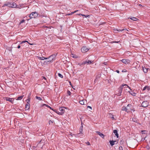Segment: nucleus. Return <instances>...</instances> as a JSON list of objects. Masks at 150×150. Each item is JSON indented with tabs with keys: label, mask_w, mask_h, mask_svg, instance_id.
Segmentation results:
<instances>
[{
	"label": "nucleus",
	"mask_w": 150,
	"mask_h": 150,
	"mask_svg": "<svg viewBox=\"0 0 150 150\" xmlns=\"http://www.w3.org/2000/svg\"><path fill=\"white\" fill-rule=\"evenodd\" d=\"M38 15V13L36 12H32L29 15V17L31 18H34L37 17Z\"/></svg>",
	"instance_id": "obj_1"
},
{
	"label": "nucleus",
	"mask_w": 150,
	"mask_h": 150,
	"mask_svg": "<svg viewBox=\"0 0 150 150\" xmlns=\"http://www.w3.org/2000/svg\"><path fill=\"white\" fill-rule=\"evenodd\" d=\"M93 62V61H91L89 60H87L85 61H83L82 62L81 65H90Z\"/></svg>",
	"instance_id": "obj_2"
},
{
	"label": "nucleus",
	"mask_w": 150,
	"mask_h": 150,
	"mask_svg": "<svg viewBox=\"0 0 150 150\" xmlns=\"http://www.w3.org/2000/svg\"><path fill=\"white\" fill-rule=\"evenodd\" d=\"M89 50V49L87 48L86 47H83L81 49V51L83 53H86Z\"/></svg>",
	"instance_id": "obj_3"
},
{
	"label": "nucleus",
	"mask_w": 150,
	"mask_h": 150,
	"mask_svg": "<svg viewBox=\"0 0 150 150\" xmlns=\"http://www.w3.org/2000/svg\"><path fill=\"white\" fill-rule=\"evenodd\" d=\"M149 105V103L147 101L143 102L141 104V106L144 107H147Z\"/></svg>",
	"instance_id": "obj_4"
},
{
	"label": "nucleus",
	"mask_w": 150,
	"mask_h": 150,
	"mask_svg": "<svg viewBox=\"0 0 150 150\" xmlns=\"http://www.w3.org/2000/svg\"><path fill=\"white\" fill-rule=\"evenodd\" d=\"M66 108L64 107H62L59 108V110L61 111L60 115H62L64 113V109Z\"/></svg>",
	"instance_id": "obj_5"
},
{
	"label": "nucleus",
	"mask_w": 150,
	"mask_h": 150,
	"mask_svg": "<svg viewBox=\"0 0 150 150\" xmlns=\"http://www.w3.org/2000/svg\"><path fill=\"white\" fill-rule=\"evenodd\" d=\"M125 86H126L127 87H129V89H130V87H129L128 86H127V85L125 84H123L122 85V86H121L119 89V91H118L119 93H120V94H121V93L122 92V90L123 89L122 87Z\"/></svg>",
	"instance_id": "obj_6"
},
{
	"label": "nucleus",
	"mask_w": 150,
	"mask_h": 150,
	"mask_svg": "<svg viewBox=\"0 0 150 150\" xmlns=\"http://www.w3.org/2000/svg\"><path fill=\"white\" fill-rule=\"evenodd\" d=\"M57 56V54H54L51 55L49 57V58H50L52 59L53 61L54 60L56 59V57Z\"/></svg>",
	"instance_id": "obj_7"
},
{
	"label": "nucleus",
	"mask_w": 150,
	"mask_h": 150,
	"mask_svg": "<svg viewBox=\"0 0 150 150\" xmlns=\"http://www.w3.org/2000/svg\"><path fill=\"white\" fill-rule=\"evenodd\" d=\"M83 130V126L82 125L81 127L80 128L79 133L77 134H73V135H74L76 137H78L79 136V134H82V131Z\"/></svg>",
	"instance_id": "obj_8"
},
{
	"label": "nucleus",
	"mask_w": 150,
	"mask_h": 150,
	"mask_svg": "<svg viewBox=\"0 0 150 150\" xmlns=\"http://www.w3.org/2000/svg\"><path fill=\"white\" fill-rule=\"evenodd\" d=\"M132 107V106L131 105L128 104L126 107L127 108V112H129L132 110L131 108Z\"/></svg>",
	"instance_id": "obj_9"
},
{
	"label": "nucleus",
	"mask_w": 150,
	"mask_h": 150,
	"mask_svg": "<svg viewBox=\"0 0 150 150\" xmlns=\"http://www.w3.org/2000/svg\"><path fill=\"white\" fill-rule=\"evenodd\" d=\"M122 62L125 64H127L129 63L130 61L128 59H124L122 60Z\"/></svg>",
	"instance_id": "obj_10"
},
{
	"label": "nucleus",
	"mask_w": 150,
	"mask_h": 150,
	"mask_svg": "<svg viewBox=\"0 0 150 150\" xmlns=\"http://www.w3.org/2000/svg\"><path fill=\"white\" fill-rule=\"evenodd\" d=\"M142 69L144 72L145 73H146L148 71L149 69L146 67L145 66H142Z\"/></svg>",
	"instance_id": "obj_11"
},
{
	"label": "nucleus",
	"mask_w": 150,
	"mask_h": 150,
	"mask_svg": "<svg viewBox=\"0 0 150 150\" xmlns=\"http://www.w3.org/2000/svg\"><path fill=\"white\" fill-rule=\"evenodd\" d=\"M47 59L46 63H47V64H48L49 63L52 62L53 61V60L51 59L50 58H49V57L46 58Z\"/></svg>",
	"instance_id": "obj_12"
},
{
	"label": "nucleus",
	"mask_w": 150,
	"mask_h": 150,
	"mask_svg": "<svg viewBox=\"0 0 150 150\" xmlns=\"http://www.w3.org/2000/svg\"><path fill=\"white\" fill-rule=\"evenodd\" d=\"M6 99L7 101H10L12 103H13V98H11L6 97Z\"/></svg>",
	"instance_id": "obj_13"
},
{
	"label": "nucleus",
	"mask_w": 150,
	"mask_h": 150,
	"mask_svg": "<svg viewBox=\"0 0 150 150\" xmlns=\"http://www.w3.org/2000/svg\"><path fill=\"white\" fill-rule=\"evenodd\" d=\"M96 132L99 135H100L101 137L103 138V137L104 136V135L103 134L99 132Z\"/></svg>",
	"instance_id": "obj_14"
},
{
	"label": "nucleus",
	"mask_w": 150,
	"mask_h": 150,
	"mask_svg": "<svg viewBox=\"0 0 150 150\" xmlns=\"http://www.w3.org/2000/svg\"><path fill=\"white\" fill-rule=\"evenodd\" d=\"M71 57L74 58H76L78 57V56L77 55L75 54H71Z\"/></svg>",
	"instance_id": "obj_15"
},
{
	"label": "nucleus",
	"mask_w": 150,
	"mask_h": 150,
	"mask_svg": "<svg viewBox=\"0 0 150 150\" xmlns=\"http://www.w3.org/2000/svg\"><path fill=\"white\" fill-rule=\"evenodd\" d=\"M26 42H27L29 44H30V45H34V44H30V43L29 42H28V41H26V40H25V41H22L21 42V43L20 44H21L22 43H25Z\"/></svg>",
	"instance_id": "obj_16"
},
{
	"label": "nucleus",
	"mask_w": 150,
	"mask_h": 150,
	"mask_svg": "<svg viewBox=\"0 0 150 150\" xmlns=\"http://www.w3.org/2000/svg\"><path fill=\"white\" fill-rule=\"evenodd\" d=\"M113 133L115 135L117 136V137L118 138V134L117 133V131L116 130H114L113 131Z\"/></svg>",
	"instance_id": "obj_17"
},
{
	"label": "nucleus",
	"mask_w": 150,
	"mask_h": 150,
	"mask_svg": "<svg viewBox=\"0 0 150 150\" xmlns=\"http://www.w3.org/2000/svg\"><path fill=\"white\" fill-rule=\"evenodd\" d=\"M5 5L8 7L13 8L12 4L10 3H8L7 4H5Z\"/></svg>",
	"instance_id": "obj_18"
},
{
	"label": "nucleus",
	"mask_w": 150,
	"mask_h": 150,
	"mask_svg": "<svg viewBox=\"0 0 150 150\" xmlns=\"http://www.w3.org/2000/svg\"><path fill=\"white\" fill-rule=\"evenodd\" d=\"M116 141H110V144L112 146L114 144V143L116 142Z\"/></svg>",
	"instance_id": "obj_19"
},
{
	"label": "nucleus",
	"mask_w": 150,
	"mask_h": 150,
	"mask_svg": "<svg viewBox=\"0 0 150 150\" xmlns=\"http://www.w3.org/2000/svg\"><path fill=\"white\" fill-rule=\"evenodd\" d=\"M149 88L148 86H146L144 87L143 89V90H147V91H149Z\"/></svg>",
	"instance_id": "obj_20"
},
{
	"label": "nucleus",
	"mask_w": 150,
	"mask_h": 150,
	"mask_svg": "<svg viewBox=\"0 0 150 150\" xmlns=\"http://www.w3.org/2000/svg\"><path fill=\"white\" fill-rule=\"evenodd\" d=\"M29 108H30V103H27L26 105V106H25V108L27 109H29Z\"/></svg>",
	"instance_id": "obj_21"
},
{
	"label": "nucleus",
	"mask_w": 150,
	"mask_h": 150,
	"mask_svg": "<svg viewBox=\"0 0 150 150\" xmlns=\"http://www.w3.org/2000/svg\"><path fill=\"white\" fill-rule=\"evenodd\" d=\"M130 19L134 21H137L138 20L137 18L134 17H132L131 18H130Z\"/></svg>",
	"instance_id": "obj_22"
},
{
	"label": "nucleus",
	"mask_w": 150,
	"mask_h": 150,
	"mask_svg": "<svg viewBox=\"0 0 150 150\" xmlns=\"http://www.w3.org/2000/svg\"><path fill=\"white\" fill-rule=\"evenodd\" d=\"M23 96H20L18 97L16 99V100H21L23 98Z\"/></svg>",
	"instance_id": "obj_23"
},
{
	"label": "nucleus",
	"mask_w": 150,
	"mask_h": 150,
	"mask_svg": "<svg viewBox=\"0 0 150 150\" xmlns=\"http://www.w3.org/2000/svg\"><path fill=\"white\" fill-rule=\"evenodd\" d=\"M78 11V10H76L74 11V12H71V13H68L67 15H71L72 14L76 13V12H77Z\"/></svg>",
	"instance_id": "obj_24"
},
{
	"label": "nucleus",
	"mask_w": 150,
	"mask_h": 150,
	"mask_svg": "<svg viewBox=\"0 0 150 150\" xmlns=\"http://www.w3.org/2000/svg\"><path fill=\"white\" fill-rule=\"evenodd\" d=\"M109 116L110 118H112V119H113V120L115 119H114V118L113 117V115H112V114H111L110 113H109Z\"/></svg>",
	"instance_id": "obj_25"
},
{
	"label": "nucleus",
	"mask_w": 150,
	"mask_h": 150,
	"mask_svg": "<svg viewBox=\"0 0 150 150\" xmlns=\"http://www.w3.org/2000/svg\"><path fill=\"white\" fill-rule=\"evenodd\" d=\"M39 58L41 60H44V59H47L46 58L43 57H40Z\"/></svg>",
	"instance_id": "obj_26"
},
{
	"label": "nucleus",
	"mask_w": 150,
	"mask_h": 150,
	"mask_svg": "<svg viewBox=\"0 0 150 150\" xmlns=\"http://www.w3.org/2000/svg\"><path fill=\"white\" fill-rule=\"evenodd\" d=\"M13 8H16V4L15 3H13L12 4Z\"/></svg>",
	"instance_id": "obj_27"
},
{
	"label": "nucleus",
	"mask_w": 150,
	"mask_h": 150,
	"mask_svg": "<svg viewBox=\"0 0 150 150\" xmlns=\"http://www.w3.org/2000/svg\"><path fill=\"white\" fill-rule=\"evenodd\" d=\"M127 30V29L126 28H125V29H123L122 30H120V29H119V30H117V31H118L119 32H122L123 30Z\"/></svg>",
	"instance_id": "obj_28"
},
{
	"label": "nucleus",
	"mask_w": 150,
	"mask_h": 150,
	"mask_svg": "<svg viewBox=\"0 0 150 150\" xmlns=\"http://www.w3.org/2000/svg\"><path fill=\"white\" fill-rule=\"evenodd\" d=\"M122 110L127 111V108H126V107H123L122 108Z\"/></svg>",
	"instance_id": "obj_29"
},
{
	"label": "nucleus",
	"mask_w": 150,
	"mask_h": 150,
	"mask_svg": "<svg viewBox=\"0 0 150 150\" xmlns=\"http://www.w3.org/2000/svg\"><path fill=\"white\" fill-rule=\"evenodd\" d=\"M35 98H36V99L40 100H42V99L40 98V97H38L37 96H36L35 97Z\"/></svg>",
	"instance_id": "obj_30"
},
{
	"label": "nucleus",
	"mask_w": 150,
	"mask_h": 150,
	"mask_svg": "<svg viewBox=\"0 0 150 150\" xmlns=\"http://www.w3.org/2000/svg\"><path fill=\"white\" fill-rule=\"evenodd\" d=\"M130 93L133 96H135L136 95V93L131 91V92H130Z\"/></svg>",
	"instance_id": "obj_31"
},
{
	"label": "nucleus",
	"mask_w": 150,
	"mask_h": 150,
	"mask_svg": "<svg viewBox=\"0 0 150 150\" xmlns=\"http://www.w3.org/2000/svg\"><path fill=\"white\" fill-rule=\"evenodd\" d=\"M79 103L81 105H84V102L83 101V100H81L79 101Z\"/></svg>",
	"instance_id": "obj_32"
},
{
	"label": "nucleus",
	"mask_w": 150,
	"mask_h": 150,
	"mask_svg": "<svg viewBox=\"0 0 150 150\" xmlns=\"http://www.w3.org/2000/svg\"><path fill=\"white\" fill-rule=\"evenodd\" d=\"M58 75L60 77H61V78H63V76L61 74H60V73H58Z\"/></svg>",
	"instance_id": "obj_33"
},
{
	"label": "nucleus",
	"mask_w": 150,
	"mask_h": 150,
	"mask_svg": "<svg viewBox=\"0 0 150 150\" xmlns=\"http://www.w3.org/2000/svg\"><path fill=\"white\" fill-rule=\"evenodd\" d=\"M82 16H85V17L86 18H87V17H88L89 16V15H84V14H82Z\"/></svg>",
	"instance_id": "obj_34"
},
{
	"label": "nucleus",
	"mask_w": 150,
	"mask_h": 150,
	"mask_svg": "<svg viewBox=\"0 0 150 150\" xmlns=\"http://www.w3.org/2000/svg\"><path fill=\"white\" fill-rule=\"evenodd\" d=\"M53 122L51 120H50L49 122V125L52 124L53 123Z\"/></svg>",
	"instance_id": "obj_35"
},
{
	"label": "nucleus",
	"mask_w": 150,
	"mask_h": 150,
	"mask_svg": "<svg viewBox=\"0 0 150 150\" xmlns=\"http://www.w3.org/2000/svg\"><path fill=\"white\" fill-rule=\"evenodd\" d=\"M53 111L54 112H55L57 114L60 115V112H59L58 111H55V110H53Z\"/></svg>",
	"instance_id": "obj_36"
},
{
	"label": "nucleus",
	"mask_w": 150,
	"mask_h": 150,
	"mask_svg": "<svg viewBox=\"0 0 150 150\" xmlns=\"http://www.w3.org/2000/svg\"><path fill=\"white\" fill-rule=\"evenodd\" d=\"M27 103H29V102L30 101V98H29L27 100Z\"/></svg>",
	"instance_id": "obj_37"
},
{
	"label": "nucleus",
	"mask_w": 150,
	"mask_h": 150,
	"mask_svg": "<svg viewBox=\"0 0 150 150\" xmlns=\"http://www.w3.org/2000/svg\"><path fill=\"white\" fill-rule=\"evenodd\" d=\"M25 22V20H22L20 22V24H21Z\"/></svg>",
	"instance_id": "obj_38"
},
{
	"label": "nucleus",
	"mask_w": 150,
	"mask_h": 150,
	"mask_svg": "<svg viewBox=\"0 0 150 150\" xmlns=\"http://www.w3.org/2000/svg\"><path fill=\"white\" fill-rule=\"evenodd\" d=\"M119 148L120 150H123L122 147V146H120Z\"/></svg>",
	"instance_id": "obj_39"
},
{
	"label": "nucleus",
	"mask_w": 150,
	"mask_h": 150,
	"mask_svg": "<svg viewBox=\"0 0 150 150\" xmlns=\"http://www.w3.org/2000/svg\"><path fill=\"white\" fill-rule=\"evenodd\" d=\"M103 64L104 65H108V63L107 62H105L103 63Z\"/></svg>",
	"instance_id": "obj_40"
},
{
	"label": "nucleus",
	"mask_w": 150,
	"mask_h": 150,
	"mask_svg": "<svg viewBox=\"0 0 150 150\" xmlns=\"http://www.w3.org/2000/svg\"><path fill=\"white\" fill-rule=\"evenodd\" d=\"M86 143V144L88 145H90V143L89 142H87Z\"/></svg>",
	"instance_id": "obj_41"
},
{
	"label": "nucleus",
	"mask_w": 150,
	"mask_h": 150,
	"mask_svg": "<svg viewBox=\"0 0 150 150\" xmlns=\"http://www.w3.org/2000/svg\"><path fill=\"white\" fill-rule=\"evenodd\" d=\"M120 41H113L112 42L113 43H118Z\"/></svg>",
	"instance_id": "obj_42"
},
{
	"label": "nucleus",
	"mask_w": 150,
	"mask_h": 150,
	"mask_svg": "<svg viewBox=\"0 0 150 150\" xmlns=\"http://www.w3.org/2000/svg\"><path fill=\"white\" fill-rule=\"evenodd\" d=\"M44 105L46 106L47 107H48V108H49V107H50V106L49 105H47L45 104H44L43 105V106H44Z\"/></svg>",
	"instance_id": "obj_43"
},
{
	"label": "nucleus",
	"mask_w": 150,
	"mask_h": 150,
	"mask_svg": "<svg viewBox=\"0 0 150 150\" xmlns=\"http://www.w3.org/2000/svg\"><path fill=\"white\" fill-rule=\"evenodd\" d=\"M142 134H145V132H146L145 131H142Z\"/></svg>",
	"instance_id": "obj_44"
},
{
	"label": "nucleus",
	"mask_w": 150,
	"mask_h": 150,
	"mask_svg": "<svg viewBox=\"0 0 150 150\" xmlns=\"http://www.w3.org/2000/svg\"><path fill=\"white\" fill-rule=\"evenodd\" d=\"M70 93H71V92L70 91H68V94L69 95H70Z\"/></svg>",
	"instance_id": "obj_45"
},
{
	"label": "nucleus",
	"mask_w": 150,
	"mask_h": 150,
	"mask_svg": "<svg viewBox=\"0 0 150 150\" xmlns=\"http://www.w3.org/2000/svg\"><path fill=\"white\" fill-rule=\"evenodd\" d=\"M117 95L119 96H120L121 95V94H120L119 93H117Z\"/></svg>",
	"instance_id": "obj_46"
},
{
	"label": "nucleus",
	"mask_w": 150,
	"mask_h": 150,
	"mask_svg": "<svg viewBox=\"0 0 150 150\" xmlns=\"http://www.w3.org/2000/svg\"><path fill=\"white\" fill-rule=\"evenodd\" d=\"M126 70H123L122 71V72H126Z\"/></svg>",
	"instance_id": "obj_47"
},
{
	"label": "nucleus",
	"mask_w": 150,
	"mask_h": 150,
	"mask_svg": "<svg viewBox=\"0 0 150 150\" xmlns=\"http://www.w3.org/2000/svg\"><path fill=\"white\" fill-rule=\"evenodd\" d=\"M21 47V46L19 45H18V47H17V48H18V49H19Z\"/></svg>",
	"instance_id": "obj_48"
},
{
	"label": "nucleus",
	"mask_w": 150,
	"mask_h": 150,
	"mask_svg": "<svg viewBox=\"0 0 150 150\" xmlns=\"http://www.w3.org/2000/svg\"><path fill=\"white\" fill-rule=\"evenodd\" d=\"M88 107L89 108H90L91 109H92V108H91V107H90V106H88Z\"/></svg>",
	"instance_id": "obj_49"
},
{
	"label": "nucleus",
	"mask_w": 150,
	"mask_h": 150,
	"mask_svg": "<svg viewBox=\"0 0 150 150\" xmlns=\"http://www.w3.org/2000/svg\"><path fill=\"white\" fill-rule=\"evenodd\" d=\"M116 71H117V73H119V70H117Z\"/></svg>",
	"instance_id": "obj_50"
},
{
	"label": "nucleus",
	"mask_w": 150,
	"mask_h": 150,
	"mask_svg": "<svg viewBox=\"0 0 150 150\" xmlns=\"http://www.w3.org/2000/svg\"><path fill=\"white\" fill-rule=\"evenodd\" d=\"M49 108H50V109H52L53 110V109H52L50 107V106Z\"/></svg>",
	"instance_id": "obj_51"
},
{
	"label": "nucleus",
	"mask_w": 150,
	"mask_h": 150,
	"mask_svg": "<svg viewBox=\"0 0 150 150\" xmlns=\"http://www.w3.org/2000/svg\"><path fill=\"white\" fill-rule=\"evenodd\" d=\"M78 15H79V16H80V15H81V16H82V14H81V13H80V14H79Z\"/></svg>",
	"instance_id": "obj_52"
},
{
	"label": "nucleus",
	"mask_w": 150,
	"mask_h": 150,
	"mask_svg": "<svg viewBox=\"0 0 150 150\" xmlns=\"http://www.w3.org/2000/svg\"><path fill=\"white\" fill-rule=\"evenodd\" d=\"M30 95V94H29V97Z\"/></svg>",
	"instance_id": "obj_53"
},
{
	"label": "nucleus",
	"mask_w": 150,
	"mask_h": 150,
	"mask_svg": "<svg viewBox=\"0 0 150 150\" xmlns=\"http://www.w3.org/2000/svg\"><path fill=\"white\" fill-rule=\"evenodd\" d=\"M44 79H46V78H45V77H44Z\"/></svg>",
	"instance_id": "obj_54"
},
{
	"label": "nucleus",
	"mask_w": 150,
	"mask_h": 150,
	"mask_svg": "<svg viewBox=\"0 0 150 150\" xmlns=\"http://www.w3.org/2000/svg\"><path fill=\"white\" fill-rule=\"evenodd\" d=\"M139 5L140 6H142V5H140H140Z\"/></svg>",
	"instance_id": "obj_55"
},
{
	"label": "nucleus",
	"mask_w": 150,
	"mask_h": 150,
	"mask_svg": "<svg viewBox=\"0 0 150 150\" xmlns=\"http://www.w3.org/2000/svg\"><path fill=\"white\" fill-rule=\"evenodd\" d=\"M69 83H70V84H71V82H69Z\"/></svg>",
	"instance_id": "obj_56"
}]
</instances>
